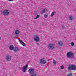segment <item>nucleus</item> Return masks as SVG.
<instances>
[{"instance_id":"2eb2a0df","label":"nucleus","mask_w":76,"mask_h":76,"mask_svg":"<svg viewBox=\"0 0 76 76\" xmlns=\"http://www.w3.org/2000/svg\"><path fill=\"white\" fill-rule=\"evenodd\" d=\"M14 47L13 45H11L10 47V50H13Z\"/></svg>"},{"instance_id":"1a4fd4ad","label":"nucleus","mask_w":76,"mask_h":76,"mask_svg":"<svg viewBox=\"0 0 76 76\" xmlns=\"http://www.w3.org/2000/svg\"><path fill=\"white\" fill-rule=\"evenodd\" d=\"M23 69V71L24 73H25L26 70H27V68H28V65H26L25 66H24L22 67Z\"/></svg>"},{"instance_id":"6ab92c4d","label":"nucleus","mask_w":76,"mask_h":76,"mask_svg":"<svg viewBox=\"0 0 76 76\" xmlns=\"http://www.w3.org/2000/svg\"><path fill=\"white\" fill-rule=\"evenodd\" d=\"M68 76H72L73 75H72V74L71 73H69L68 74Z\"/></svg>"},{"instance_id":"dca6fc26","label":"nucleus","mask_w":76,"mask_h":76,"mask_svg":"<svg viewBox=\"0 0 76 76\" xmlns=\"http://www.w3.org/2000/svg\"><path fill=\"white\" fill-rule=\"evenodd\" d=\"M69 18L70 20H73V16H69Z\"/></svg>"},{"instance_id":"20e7f679","label":"nucleus","mask_w":76,"mask_h":76,"mask_svg":"<svg viewBox=\"0 0 76 76\" xmlns=\"http://www.w3.org/2000/svg\"><path fill=\"white\" fill-rule=\"evenodd\" d=\"M48 47L49 50H53L55 48V45L53 43H49L48 45Z\"/></svg>"},{"instance_id":"7ed1b4c3","label":"nucleus","mask_w":76,"mask_h":76,"mask_svg":"<svg viewBox=\"0 0 76 76\" xmlns=\"http://www.w3.org/2000/svg\"><path fill=\"white\" fill-rule=\"evenodd\" d=\"M66 57L68 58H73V53L72 52H69L67 53Z\"/></svg>"},{"instance_id":"39448f33","label":"nucleus","mask_w":76,"mask_h":76,"mask_svg":"<svg viewBox=\"0 0 76 76\" xmlns=\"http://www.w3.org/2000/svg\"><path fill=\"white\" fill-rule=\"evenodd\" d=\"M2 14L4 16H7L9 14V11L8 10H5L2 12Z\"/></svg>"},{"instance_id":"f3484780","label":"nucleus","mask_w":76,"mask_h":76,"mask_svg":"<svg viewBox=\"0 0 76 76\" xmlns=\"http://www.w3.org/2000/svg\"><path fill=\"white\" fill-rule=\"evenodd\" d=\"M60 67L61 69H63L64 68V66H63V65H61Z\"/></svg>"},{"instance_id":"9b49d317","label":"nucleus","mask_w":76,"mask_h":76,"mask_svg":"<svg viewBox=\"0 0 76 76\" xmlns=\"http://www.w3.org/2000/svg\"><path fill=\"white\" fill-rule=\"evenodd\" d=\"M19 51V48H18L17 47H15L14 48L13 51L14 52H17Z\"/></svg>"},{"instance_id":"4468645a","label":"nucleus","mask_w":76,"mask_h":76,"mask_svg":"<svg viewBox=\"0 0 76 76\" xmlns=\"http://www.w3.org/2000/svg\"><path fill=\"white\" fill-rule=\"evenodd\" d=\"M58 44L59 46H63V42L61 41H59L58 42Z\"/></svg>"},{"instance_id":"6e6552de","label":"nucleus","mask_w":76,"mask_h":76,"mask_svg":"<svg viewBox=\"0 0 76 76\" xmlns=\"http://www.w3.org/2000/svg\"><path fill=\"white\" fill-rule=\"evenodd\" d=\"M14 32L15 35H16L15 36V37H18V35H19V34H20V32L18 30H16Z\"/></svg>"},{"instance_id":"a878e982","label":"nucleus","mask_w":76,"mask_h":76,"mask_svg":"<svg viewBox=\"0 0 76 76\" xmlns=\"http://www.w3.org/2000/svg\"><path fill=\"white\" fill-rule=\"evenodd\" d=\"M36 44H37V45H39V44L38 43H36Z\"/></svg>"},{"instance_id":"f03ea898","label":"nucleus","mask_w":76,"mask_h":76,"mask_svg":"<svg viewBox=\"0 0 76 76\" xmlns=\"http://www.w3.org/2000/svg\"><path fill=\"white\" fill-rule=\"evenodd\" d=\"M69 70H76V66L74 64H70L68 66Z\"/></svg>"},{"instance_id":"423d86ee","label":"nucleus","mask_w":76,"mask_h":76,"mask_svg":"<svg viewBox=\"0 0 76 76\" xmlns=\"http://www.w3.org/2000/svg\"><path fill=\"white\" fill-rule=\"evenodd\" d=\"M34 40L36 42H38L39 41V37L37 35L34 36Z\"/></svg>"},{"instance_id":"f8f14e48","label":"nucleus","mask_w":76,"mask_h":76,"mask_svg":"<svg viewBox=\"0 0 76 76\" xmlns=\"http://www.w3.org/2000/svg\"><path fill=\"white\" fill-rule=\"evenodd\" d=\"M46 12H47V10L46 9H43L42 10L41 12V14H43V13H45Z\"/></svg>"},{"instance_id":"412c9836","label":"nucleus","mask_w":76,"mask_h":76,"mask_svg":"<svg viewBox=\"0 0 76 76\" xmlns=\"http://www.w3.org/2000/svg\"><path fill=\"white\" fill-rule=\"evenodd\" d=\"M70 44L71 46H73L74 45V43L73 42H71Z\"/></svg>"},{"instance_id":"a211bd4d","label":"nucleus","mask_w":76,"mask_h":76,"mask_svg":"<svg viewBox=\"0 0 76 76\" xmlns=\"http://www.w3.org/2000/svg\"><path fill=\"white\" fill-rule=\"evenodd\" d=\"M44 16L45 18H47L48 17V14H44Z\"/></svg>"},{"instance_id":"9d476101","label":"nucleus","mask_w":76,"mask_h":76,"mask_svg":"<svg viewBox=\"0 0 76 76\" xmlns=\"http://www.w3.org/2000/svg\"><path fill=\"white\" fill-rule=\"evenodd\" d=\"M12 58L10 55H7L6 57V59L7 61H10L11 60Z\"/></svg>"},{"instance_id":"0eeeda50","label":"nucleus","mask_w":76,"mask_h":76,"mask_svg":"<svg viewBox=\"0 0 76 76\" xmlns=\"http://www.w3.org/2000/svg\"><path fill=\"white\" fill-rule=\"evenodd\" d=\"M40 63L42 64H45L46 63V60L45 58H42L40 59Z\"/></svg>"},{"instance_id":"b1692460","label":"nucleus","mask_w":76,"mask_h":76,"mask_svg":"<svg viewBox=\"0 0 76 76\" xmlns=\"http://www.w3.org/2000/svg\"><path fill=\"white\" fill-rule=\"evenodd\" d=\"M9 0V1H12L13 0Z\"/></svg>"},{"instance_id":"aec40b11","label":"nucleus","mask_w":76,"mask_h":76,"mask_svg":"<svg viewBox=\"0 0 76 76\" xmlns=\"http://www.w3.org/2000/svg\"><path fill=\"white\" fill-rule=\"evenodd\" d=\"M38 18H39V15H37L36 17V18H35V19H38Z\"/></svg>"},{"instance_id":"4be33fe9","label":"nucleus","mask_w":76,"mask_h":76,"mask_svg":"<svg viewBox=\"0 0 76 76\" xmlns=\"http://www.w3.org/2000/svg\"><path fill=\"white\" fill-rule=\"evenodd\" d=\"M54 12H52L51 13V16H53V15H54Z\"/></svg>"},{"instance_id":"ddd939ff","label":"nucleus","mask_w":76,"mask_h":76,"mask_svg":"<svg viewBox=\"0 0 76 76\" xmlns=\"http://www.w3.org/2000/svg\"><path fill=\"white\" fill-rule=\"evenodd\" d=\"M19 42L20 43V44H22V45L23 46L25 47L26 46V45H25V44L24 43V42H22V40L19 39Z\"/></svg>"},{"instance_id":"5701e85b","label":"nucleus","mask_w":76,"mask_h":76,"mask_svg":"<svg viewBox=\"0 0 76 76\" xmlns=\"http://www.w3.org/2000/svg\"><path fill=\"white\" fill-rule=\"evenodd\" d=\"M53 63L54 64H56V62L55 61V60L53 61Z\"/></svg>"},{"instance_id":"f257e3e1","label":"nucleus","mask_w":76,"mask_h":76,"mask_svg":"<svg viewBox=\"0 0 76 76\" xmlns=\"http://www.w3.org/2000/svg\"><path fill=\"white\" fill-rule=\"evenodd\" d=\"M28 72L31 74V76H37V74L34 73L35 69L32 68H30L28 70Z\"/></svg>"},{"instance_id":"393cba45","label":"nucleus","mask_w":76,"mask_h":76,"mask_svg":"<svg viewBox=\"0 0 76 76\" xmlns=\"http://www.w3.org/2000/svg\"><path fill=\"white\" fill-rule=\"evenodd\" d=\"M1 38L0 37V40H1Z\"/></svg>"}]
</instances>
